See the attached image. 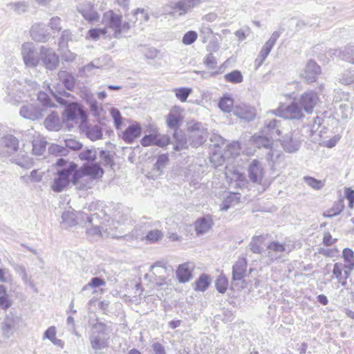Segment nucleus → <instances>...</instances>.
<instances>
[{"label":"nucleus","mask_w":354,"mask_h":354,"mask_svg":"<svg viewBox=\"0 0 354 354\" xmlns=\"http://www.w3.org/2000/svg\"><path fill=\"white\" fill-rule=\"evenodd\" d=\"M102 215L105 216L102 211L99 213L91 214L86 217L88 225L86 227V235L91 240H97L102 237H115L114 230L118 228L119 221H115L111 218H102Z\"/></svg>","instance_id":"nucleus-1"},{"label":"nucleus","mask_w":354,"mask_h":354,"mask_svg":"<svg viewBox=\"0 0 354 354\" xmlns=\"http://www.w3.org/2000/svg\"><path fill=\"white\" fill-rule=\"evenodd\" d=\"M133 23L132 19H124L121 13L113 10H106L101 18V25L109 35V39L122 37L123 34L129 32Z\"/></svg>","instance_id":"nucleus-2"},{"label":"nucleus","mask_w":354,"mask_h":354,"mask_svg":"<svg viewBox=\"0 0 354 354\" xmlns=\"http://www.w3.org/2000/svg\"><path fill=\"white\" fill-rule=\"evenodd\" d=\"M281 134V129H279V122L276 120H271L266 123L263 129L258 133L253 136L250 142L251 145L258 148H265L270 149L268 156L270 159L277 153H274L273 150V139L277 138Z\"/></svg>","instance_id":"nucleus-3"},{"label":"nucleus","mask_w":354,"mask_h":354,"mask_svg":"<svg viewBox=\"0 0 354 354\" xmlns=\"http://www.w3.org/2000/svg\"><path fill=\"white\" fill-rule=\"evenodd\" d=\"M37 87L38 85L35 81H26L23 84L16 80H12L8 82L6 86L4 100L8 103L17 105L30 97L32 92H35Z\"/></svg>","instance_id":"nucleus-4"},{"label":"nucleus","mask_w":354,"mask_h":354,"mask_svg":"<svg viewBox=\"0 0 354 354\" xmlns=\"http://www.w3.org/2000/svg\"><path fill=\"white\" fill-rule=\"evenodd\" d=\"M104 174L103 169L97 164L84 165L80 169H75L72 182L78 189L90 187L88 179H99Z\"/></svg>","instance_id":"nucleus-5"},{"label":"nucleus","mask_w":354,"mask_h":354,"mask_svg":"<svg viewBox=\"0 0 354 354\" xmlns=\"http://www.w3.org/2000/svg\"><path fill=\"white\" fill-rule=\"evenodd\" d=\"M173 270L171 268L158 261L153 264L149 271L145 274V278L156 286L161 287L171 283Z\"/></svg>","instance_id":"nucleus-6"},{"label":"nucleus","mask_w":354,"mask_h":354,"mask_svg":"<svg viewBox=\"0 0 354 354\" xmlns=\"http://www.w3.org/2000/svg\"><path fill=\"white\" fill-rule=\"evenodd\" d=\"M56 165L59 167L64 166V168L57 171L52 183L51 189L55 192H61L68 186L70 176L73 174H74L77 165L73 162H66L62 158L57 160Z\"/></svg>","instance_id":"nucleus-7"},{"label":"nucleus","mask_w":354,"mask_h":354,"mask_svg":"<svg viewBox=\"0 0 354 354\" xmlns=\"http://www.w3.org/2000/svg\"><path fill=\"white\" fill-rule=\"evenodd\" d=\"M62 119L64 122H72L75 124L80 122V129L84 131L85 122L87 121V114L81 104L72 102L66 106L62 114Z\"/></svg>","instance_id":"nucleus-8"},{"label":"nucleus","mask_w":354,"mask_h":354,"mask_svg":"<svg viewBox=\"0 0 354 354\" xmlns=\"http://www.w3.org/2000/svg\"><path fill=\"white\" fill-rule=\"evenodd\" d=\"M186 131L190 145L193 147H197L206 141L207 131L201 122L196 121L187 122Z\"/></svg>","instance_id":"nucleus-9"},{"label":"nucleus","mask_w":354,"mask_h":354,"mask_svg":"<svg viewBox=\"0 0 354 354\" xmlns=\"http://www.w3.org/2000/svg\"><path fill=\"white\" fill-rule=\"evenodd\" d=\"M272 113L279 117L289 120H299L304 117V112L297 102L289 105L281 104Z\"/></svg>","instance_id":"nucleus-10"},{"label":"nucleus","mask_w":354,"mask_h":354,"mask_svg":"<svg viewBox=\"0 0 354 354\" xmlns=\"http://www.w3.org/2000/svg\"><path fill=\"white\" fill-rule=\"evenodd\" d=\"M21 56L26 68H36L40 63V55L37 52L35 44L32 42H24L21 46Z\"/></svg>","instance_id":"nucleus-11"},{"label":"nucleus","mask_w":354,"mask_h":354,"mask_svg":"<svg viewBox=\"0 0 354 354\" xmlns=\"http://www.w3.org/2000/svg\"><path fill=\"white\" fill-rule=\"evenodd\" d=\"M109 335L108 328L103 323L95 324L91 337L92 348L95 350L105 348L108 344Z\"/></svg>","instance_id":"nucleus-12"},{"label":"nucleus","mask_w":354,"mask_h":354,"mask_svg":"<svg viewBox=\"0 0 354 354\" xmlns=\"http://www.w3.org/2000/svg\"><path fill=\"white\" fill-rule=\"evenodd\" d=\"M268 256L271 260H276L289 254L295 249V244L290 240H286L283 243L272 241L267 247Z\"/></svg>","instance_id":"nucleus-13"},{"label":"nucleus","mask_w":354,"mask_h":354,"mask_svg":"<svg viewBox=\"0 0 354 354\" xmlns=\"http://www.w3.org/2000/svg\"><path fill=\"white\" fill-rule=\"evenodd\" d=\"M148 131L149 134L145 136L140 140L143 147L156 145L162 147L169 144V139L168 136L160 134L156 127L149 125Z\"/></svg>","instance_id":"nucleus-14"},{"label":"nucleus","mask_w":354,"mask_h":354,"mask_svg":"<svg viewBox=\"0 0 354 354\" xmlns=\"http://www.w3.org/2000/svg\"><path fill=\"white\" fill-rule=\"evenodd\" d=\"M318 94L313 91L308 90L303 93L298 99V103L301 106L304 112L308 114L312 113L315 107L319 102Z\"/></svg>","instance_id":"nucleus-15"},{"label":"nucleus","mask_w":354,"mask_h":354,"mask_svg":"<svg viewBox=\"0 0 354 354\" xmlns=\"http://www.w3.org/2000/svg\"><path fill=\"white\" fill-rule=\"evenodd\" d=\"M40 62L43 66L48 70L53 71L59 65V57L56 53L50 48L41 46L39 49Z\"/></svg>","instance_id":"nucleus-16"},{"label":"nucleus","mask_w":354,"mask_h":354,"mask_svg":"<svg viewBox=\"0 0 354 354\" xmlns=\"http://www.w3.org/2000/svg\"><path fill=\"white\" fill-rule=\"evenodd\" d=\"M77 11L82 15L84 19L91 24L98 22L100 16L95 9L93 3L85 1L77 6Z\"/></svg>","instance_id":"nucleus-17"},{"label":"nucleus","mask_w":354,"mask_h":354,"mask_svg":"<svg viewBox=\"0 0 354 354\" xmlns=\"http://www.w3.org/2000/svg\"><path fill=\"white\" fill-rule=\"evenodd\" d=\"M19 140L13 135H6L0 138V156H9L18 150Z\"/></svg>","instance_id":"nucleus-18"},{"label":"nucleus","mask_w":354,"mask_h":354,"mask_svg":"<svg viewBox=\"0 0 354 354\" xmlns=\"http://www.w3.org/2000/svg\"><path fill=\"white\" fill-rule=\"evenodd\" d=\"M184 120V109L178 105L173 106L166 116V124L170 129H176Z\"/></svg>","instance_id":"nucleus-19"},{"label":"nucleus","mask_w":354,"mask_h":354,"mask_svg":"<svg viewBox=\"0 0 354 354\" xmlns=\"http://www.w3.org/2000/svg\"><path fill=\"white\" fill-rule=\"evenodd\" d=\"M21 117L30 120H38L44 115V109L31 103L24 104L19 111Z\"/></svg>","instance_id":"nucleus-20"},{"label":"nucleus","mask_w":354,"mask_h":354,"mask_svg":"<svg viewBox=\"0 0 354 354\" xmlns=\"http://www.w3.org/2000/svg\"><path fill=\"white\" fill-rule=\"evenodd\" d=\"M281 145L284 150L288 153L298 151L301 145L299 132L294 131L286 134L281 139Z\"/></svg>","instance_id":"nucleus-21"},{"label":"nucleus","mask_w":354,"mask_h":354,"mask_svg":"<svg viewBox=\"0 0 354 354\" xmlns=\"http://www.w3.org/2000/svg\"><path fill=\"white\" fill-rule=\"evenodd\" d=\"M225 176L229 184L234 187H243L248 184L244 174L235 168L227 167Z\"/></svg>","instance_id":"nucleus-22"},{"label":"nucleus","mask_w":354,"mask_h":354,"mask_svg":"<svg viewBox=\"0 0 354 354\" xmlns=\"http://www.w3.org/2000/svg\"><path fill=\"white\" fill-rule=\"evenodd\" d=\"M265 176V169L262 163L253 160L248 167V176L253 183L261 184Z\"/></svg>","instance_id":"nucleus-23"},{"label":"nucleus","mask_w":354,"mask_h":354,"mask_svg":"<svg viewBox=\"0 0 354 354\" xmlns=\"http://www.w3.org/2000/svg\"><path fill=\"white\" fill-rule=\"evenodd\" d=\"M141 133L142 127L140 124L133 121L122 132L120 137L125 142L132 143L140 136Z\"/></svg>","instance_id":"nucleus-24"},{"label":"nucleus","mask_w":354,"mask_h":354,"mask_svg":"<svg viewBox=\"0 0 354 354\" xmlns=\"http://www.w3.org/2000/svg\"><path fill=\"white\" fill-rule=\"evenodd\" d=\"M320 66L313 60H309L304 68L301 76L309 83L317 80L321 74Z\"/></svg>","instance_id":"nucleus-25"},{"label":"nucleus","mask_w":354,"mask_h":354,"mask_svg":"<svg viewBox=\"0 0 354 354\" xmlns=\"http://www.w3.org/2000/svg\"><path fill=\"white\" fill-rule=\"evenodd\" d=\"M233 113L238 118L250 121L256 117V110L253 106L246 104H236L233 109Z\"/></svg>","instance_id":"nucleus-26"},{"label":"nucleus","mask_w":354,"mask_h":354,"mask_svg":"<svg viewBox=\"0 0 354 354\" xmlns=\"http://www.w3.org/2000/svg\"><path fill=\"white\" fill-rule=\"evenodd\" d=\"M279 37L280 32L279 31H274L271 35L269 39L265 43L258 55V57L256 59V62H259V65H261L266 59Z\"/></svg>","instance_id":"nucleus-27"},{"label":"nucleus","mask_w":354,"mask_h":354,"mask_svg":"<svg viewBox=\"0 0 354 354\" xmlns=\"http://www.w3.org/2000/svg\"><path fill=\"white\" fill-rule=\"evenodd\" d=\"M85 214L81 212H75L74 210H67L62 213V224L65 227H70L76 225L78 220H84Z\"/></svg>","instance_id":"nucleus-28"},{"label":"nucleus","mask_w":354,"mask_h":354,"mask_svg":"<svg viewBox=\"0 0 354 354\" xmlns=\"http://www.w3.org/2000/svg\"><path fill=\"white\" fill-rule=\"evenodd\" d=\"M352 270V269L348 268L345 264L341 262H337L333 266V276L334 278L337 279L342 286H345L346 279Z\"/></svg>","instance_id":"nucleus-29"},{"label":"nucleus","mask_w":354,"mask_h":354,"mask_svg":"<svg viewBox=\"0 0 354 354\" xmlns=\"http://www.w3.org/2000/svg\"><path fill=\"white\" fill-rule=\"evenodd\" d=\"M208 1L209 0H181L176 3V9L180 15H183L199 6L202 3Z\"/></svg>","instance_id":"nucleus-30"},{"label":"nucleus","mask_w":354,"mask_h":354,"mask_svg":"<svg viewBox=\"0 0 354 354\" xmlns=\"http://www.w3.org/2000/svg\"><path fill=\"white\" fill-rule=\"evenodd\" d=\"M29 134L32 135V153L36 156L42 155L46 151V142L45 139L39 133L34 132L33 130H28Z\"/></svg>","instance_id":"nucleus-31"},{"label":"nucleus","mask_w":354,"mask_h":354,"mask_svg":"<svg viewBox=\"0 0 354 354\" xmlns=\"http://www.w3.org/2000/svg\"><path fill=\"white\" fill-rule=\"evenodd\" d=\"M213 221L209 216L198 218L194 223V228L197 235L207 233L212 227Z\"/></svg>","instance_id":"nucleus-32"},{"label":"nucleus","mask_w":354,"mask_h":354,"mask_svg":"<svg viewBox=\"0 0 354 354\" xmlns=\"http://www.w3.org/2000/svg\"><path fill=\"white\" fill-rule=\"evenodd\" d=\"M247 265L248 263L245 258H239L237 260L232 268L233 280L239 281L245 277Z\"/></svg>","instance_id":"nucleus-33"},{"label":"nucleus","mask_w":354,"mask_h":354,"mask_svg":"<svg viewBox=\"0 0 354 354\" xmlns=\"http://www.w3.org/2000/svg\"><path fill=\"white\" fill-rule=\"evenodd\" d=\"M86 39L91 41H97L100 39H109V35L103 26H95L90 28L86 34Z\"/></svg>","instance_id":"nucleus-34"},{"label":"nucleus","mask_w":354,"mask_h":354,"mask_svg":"<svg viewBox=\"0 0 354 354\" xmlns=\"http://www.w3.org/2000/svg\"><path fill=\"white\" fill-rule=\"evenodd\" d=\"M42 339H48L54 346L60 348L64 347V342L57 337V328L55 326L48 327L44 333Z\"/></svg>","instance_id":"nucleus-35"},{"label":"nucleus","mask_w":354,"mask_h":354,"mask_svg":"<svg viewBox=\"0 0 354 354\" xmlns=\"http://www.w3.org/2000/svg\"><path fill=\"white\" fill-rule=\"evenodd\" d=\"M31 37L36 41L44 42L47 39L48 35L46 34L44 26L41 24H35L32 26L30 30Z\"/></svg>","instance_id":"nucleus-36"},{"label":"nucleus","mask_w":354,"mask_h":354,"mask_svg":"<svg viewBox=\"0 0 354 354\" xmlns=\"http://www.w3.org/2000/svg\"><path fill=\"white\" fill-rule=\"evenodd\" d=\"M176 276L180 283H185L192 279V267L189 263L181 264L176 270Z\"/></svg>","instance_id":"nucleus-37"},{"label":"nucleus","mask_w":354,"mask_h":354,"mask_svg":"<svg viewBox=\"0 0 354 354\" xmlns=\"http://www.w3.org/2000/svg\"><path fill=\"white\" fill-rule=\"evenodd\" d=\"M86 136L92 141L100 140L102 138V128L99 125H87L85 122L84 131Z\"/></svg>","instance_id":"nucleus-38"},{"label":"nucleus","mask_w":354,"mask_h":354,"mask_svg":"<svg viewBox=\"0 0 354 354\" xmlns=\"http://www.w3.org/2000/svg\"><path fill=\"white\" fill-rule=\"evenodd\" d=\"M218 106L223 112L230 113L234 109V99L226 93L220 98Z\"/></svg>","instance_id":"nucleus-39"},{"label":"nucleus","mask_w":354,"mask_h":354,"mask_svg":"<svg viewBox=\"0 0 354 354\" xmlns=\"http://www.w3.org/2000/svg\"><path fill=\"white\" fill-rule=\"evenodd\" d=\"M212 283V278L207 274H202L194 283V289L196 291L204 292Z\"/></svg>","instance_id":"nucleus-40"},{"label":"nucleus","mask_w":354,"mask_h":354,"mask_svg":"<svg viewBox=\"0 0 354 354\" xmlns=\"http://www.w3.org/2000/svg\"><path fill=\"white\" fill-rule=\"evenodd\" d=\"M225 155L224 156L222 153L220 144L215 145V149L210 155V161L213 165L215 167L222 165L225 162Z\"/></svg>","instance_id":"nucleus-41"},{"label":"nucleus","mask_w":354,"mask_h":354,"mask_svg":"<svg viewBox=\"0 0 354 354\" xmlns=\"http://www.w3.org/2000/svg\"><path fill=\"white\" fill-rule=\"evenodd\" d=\"M58 77L68 90L71 91L75 87V80L68 72L60 71L58 73Z\"/></svg>","instance_id":"nucleus-42"},{"label":"nucleus","mask_w":354,"mask_h":354,"mask_svg":"<svg viewBox=\"0 0 354 354\" xmlns=\"http://www.w3.org/2000/svg\"><path fill=\"white\" fill-rule=\"evenodd\" d=\"M46 127L51 131H58L61 128L59 118L56 113H52L45 120Z\"/></svg>","instance_id":"nucleus-43"},{"label":"nucleus","mask_w":354,"mask_h":354,"mask_svg":"<svg viewBox=\"0 0 354 354\" xmlns=\"http://www.w3.org/2000/svg\"><path fill=\"white\" fill-rule=\"evenodd\" d=\"M240 200L239 195L236 193H230L225 198L221 205V209L223 211L227 210L230 207L239 203Z\"/></svg>","instance_id":"nucleus-44"},{"label":"nucleus","mask_w":354,"mask_h":354,"mask_svg":"<svg viewBox=\"0 0 354 354\" xmlns=\"http://www.w3.org/2000/svg\"><path fill=\"white\" fill-rule=\"evenodd\" d=\"M12 305V301L7 293L6 287L0 284V309L7 310Z\"/></svg>","instance_id":"nucleus-45"},{"label":"nucleus","mask_w":354,"mask_h":354,"mask_svg":"<svg viewBox=\"0 0 354 354\" xmlns=\"http://www.w3.org/2000/svg\"><path fill=\"white\" fill-rule=\"evenodd\" d=\"M192 91V88L189 87H178L173 89L175 97L181 102L187 101Z\"/></svg>","instance_id":"nucleus-46"},{"label":"nucleus","mask_w":354,"mask_h":354,"mask_svg":"<svg viewBox=\"0 0 354 354\" xmlns=\"http://www.w3.org/2000/svg\"><path fill=\"white\" fill-rule=\"evenodd\" d=\"M344 204L342 201H338L334 203L333 205L328 209V210L325 211L323 213V216L324 217H333L336 215H338L344 209Z\"/></svg>","instance_id":"nucleus-47"},{"label":"nucleus","mask_w":354,"mask_h":354,"mask_svg":"<svg viewBox=\"0 0 354 354\" xmlns=\"http://www.w3.org/2000/svg\"><path fill=\"white\" fill-rule=\"evenodd\" d=\"M339 57L354 64V45L347 46L343 50H339Z\"/></svg>","instance_id":"nucleus-48"},{"label":"nucleus","mask_w":354,"mask_h":354,"mask_svg":"<svg viewBox=\"0 0 354 354\" xmlns=\"http://www.w3.org/2000/svg\"><path fill=\"white\" fill-rule=\"evenodd\" d=\"M131 17H129L130 19H132L134 22H136V20H139L140 23H144L148 21L149 19V16L148 13L144 10L138 8L131 12ZM127 18H129L128 16H126ZM135 23L133 24V25Z\"/></svg>","instance_id":"nucleus-49"},{"label":"nucleus","mask_w":354,"mask_h":354,"mask_svg":"<svg viewBox=\"0 0 354 354\" xmlns=\"http://www.w3.org/2000/svg\"><path fill=\"white\" fill-rule=\"evenodd\" d=\"M16 164L24 168H30L33 165V162L26 153H19L15 158Z\"/></svg>","instance_id":"nucleus-50"},{"label":"nucleus","mask_w":354,"mask_h":354,"mask_svg":"<svg viewBox=\"0 0 354 354\" xmlns=\"http://www.w3.org/2000/svg\"><path fill=\"white\" fill-rule=\"evenodd\" d=\"M104 285L105 281L99 277H93L87 284L83 286L82 290L84 291L88 290V288H92L93 289V292L95 293L97 292L96 288L103 286Z\"/></svg>","instance_id":"nucleus-51"},{"label":"nucleus","mask_w":354,"mask_h":354,"mask_svg":"<svg viewBox=\"0 0 354 354\" xmlns=\"http://www.w3.org/2000/svg\"><path fill=\"white\" fill-rule=\"evenodd\" d=\"M346 266L349 269H354V252L349 248H345L342 252Z\"/></svg>","instance_id":"nucleus-52"},{"label":"nucleus","mask_w":354,"mask_h":354,"mask_svg":"<svg viewBox=\"0 0 354 354\" xmlns=\"http://www.w3.org/2000/svg\"><path fill=\"white\" fill-rule=\"evenodd\" d=\"M89 106L90 111L91 114L100 119L101 115L104 111L103 108L101 105H100L95 99L91 100L90 102L87 104Z\"/></svg>","instance_id":"nucleus-53"},{"label":"nucleus","mask_w":354,"mask_h":354,"mask_svg":"<svg viewBox=\"0 0 354 354\" xmlns=\"http://www.w3.org/2000/svg\"><path fill=\"white\" fill-rule=\"evenodd\" d=\"M225 80L233 84H238L243 82V76L239 71H233L224 76Z\"/></svg>","instance_id":"nucleus-54"},{"label":"nucleus","mask_w":354,"mask_h":354,"mask_svg":"<svg viewBox=\"0 0 354 354\" xmlns=\"http://www.w3.org/2000/svg\"><path fill=\"white\" fill-rule=\"evenodd\" d=\"M163 234L160 230H153L147 234L145 239L149 243H154L160 240Z\"/></svg>","instance_id":"nucleus-55"},{"label":"nucleus","mask_w":354,"mask_h":354,"mask_svg":"<svg viewBox=\"0 0 354 354\" xmlns=\"http://www.w3.org/2000/svg\"><path fill=\"white\" fill-rule=\"evenodd\" d=\"M216 290L220 293H225L228 288V280L224 275H220L215 283Z\"/></svg>","instance_id":"nucleus-56"},{"label":"nucleus","mask_w":354,"mask_h":354,"mask_svg":"<svg viewBox=\"0 0 354 354\" xmlns=\"http://www.w3.org/2000/svg\"><path fill=\"white\" fill-rule=\"evenodd\" d=\"M110 114L111 118L113 120L114 125L117 130H119L121 129L122 124V117L121 115V113L120 111L118 109L112 108L110 110Z\"/></svg>","instance_id":"nucleus-57"},{"label":"nucleus","mask_w":354,"mask_h":354,"mask_svg":"<svg viewBox=\"0 0 354 354\" xmlns=\"http://www.w3.org/2000/svg\"><path fill=\"white\" fill-rule=\"evenodd\" d=\"M339 82L345 85H348L354 82V71L346 70L344 71L339 78Z\"/></svg>","instance_id":"nucleus-58"},{"label":"nucleus","mask_w":354,"mask_h":354,"mask_svg":"<svg viewBox=\"0 0 354 354\" xmlns=\"http://www.w3.org/2000/svg\"><path fill=\"white\" fill-rule=\"evenodd\" d=\"M241 150L239 142H233L227 146L225 151L226 158L235 157L239 154Z\"/></svg>","instance_id":"nucleus-59"},{"label":"nucleus","mask_w":354,"mask_h":354,"mask_svg":"<svg viewBox=\"0 0 354 354\" xmlns=\"http://www.w3.org/2000/svg\"><path fill=\"white\" fill-rule=\"evenodd\" d=\"M197 38V32L194 30H189L183 35L182 42L185 45H191L196 41Z\"/></svg>","instance_id":"nucleus-60"},{"label":"nucleus","mask_w":354,"mask_h":354,"mask_svg":"<svg viewBox=\"0 0 354 354\" xmlns=\"http://www.w3.org/2000/svg\"><path fill=\"white\" fill-rule=\"evenodd\" d=\"M11 8L18 14L24 13L28 10V3L26 1H18L10 4Z\"/></svg>","instance_id":"nucleus-61"},{"label":"nucleus","mask_w":354,"mask_h":354,"mask_svg":"<svg viewBox=\"0 0 354 354\" xmlns=\"http://www.w3.org/2000/svg\"><path fill=\"white\" fill-rule=\"evenodd\" d=\"M263 239L261 236L254 237L250 243V250L254 253H261L262 251Z\"/></svg>","instance_id":"nucleus-62"},{"label":"nucleus","mask_w":354,"mask_h":354,"mask_svg":"<svg viewBox=\"0 0 354 354\" xmlns=\"http://www.w3.org/2000/svg\"><path fill=\"white\" fill-rule=\"evenodd\" d=\"M38 101L42 105V108L44 109V111L46 108L54 106V104L48 97V95L44 92H40L37 96Z\"/></svg>","instance_id":"nucleus-63"},{"label":"nucleus","mask_w":354,"mask_h":354,"mask_svg":"<svg viewBox=\"0 0 354 354\" xmlns=\"http://www.w3.org/2000/svg\"><path fill=\"white\" fill-rule=\"evenodd\" d=\"M79 157L82 160H94L96 158V151L94 149L84 150Z\"/></svg>","instance_id":"nucleus-64"}]
</instances>
